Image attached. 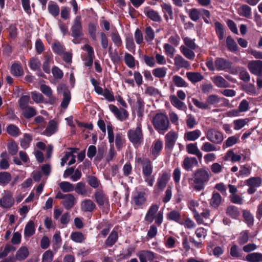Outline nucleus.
<instances>
[{"mask_svg": "<svg viewBox=\"0 0 262 262\" xmlns=\"http://www.w3.org/2000/svg\"><path fill=\"white\" fill-rule=\"evenodd\" d=\"M210 180L208 170L204 168H198L193 173V183L195 184L193 187L197 191L203 190L205 185Z\"/></svg>", "mask_w": 262, "mask_h": 262, "instance_id": "nucleus-1", "label": "nucleus"}, {"mask_svg": "<svg viewBox=\"0 0 262 262\" xmlns=\"http://www.w3.org/2000/svg\"><path fill=\"white\" fill-rule=\"evenodd\" d=\"M159 208V205L152 204L146 213L144 221L148 224H151L155 220L156 224L158 225H160L163 222L162 210L164 209V207H162L157 213Z\"/></svg>", "mask_w": 262, "mask_h": 262, "instance_id": "nucleus-2", "label": "nucleus"}, {"mask_svg": "<svg viewBox=\"0 0 262 262\" xmlns=\"http://www.w3.org/2000/svg\"><path fill=\"white\" fill-rule=\"evenodd\" d=\"M127 135L129 141L135 148H138L143 143L144 137L140 123L138 124L136 128L129 129Z\"/></svg>", "mask_w": 262, "mask_h": 262, "instance_id": "nucleus-3", "label": "nucleus"}, {"mask_svg": "<svg viewBox=\"0 0 262 262\" xmlns=\"http://www.w3.org/2000/svg\"><path fill=\"white\" fill-rule=\"evenodd\" d=\"M71 36L74 38L72 41L77 44L79 43L76 39L83 36V28L81 24V17L77 16L74 20L73 24L71 28Z\"/></svg>", "mask_w": 262, "mask_h": 262, "instance_id": "nucleus-4", "label": "nucleus"}, {"mask_svg": "<svg viewBox=\"0 0 262 262\" xmlns=\"http://www.w3.org/2000/svg\"><path fill=\"white\" fill-rule=\"evenodd\" d=\"M136 161L142 165L143 176L150 177L152 172V166L151 161L148 158L138 157L136 159Z\"/></svg>", "mask_w": 262, "mask_h": 262, "instance_id": "nucleus-5", "label": "nucleus"}, {"mask_svg": "<svg viewBox=\"0 0 262 262\" xmlns=\"http://www.w3.org/2000/svg\"><path fill=\"white\" fill-rule=\"evenodd\" d=\"M151 122L155 129L160 134H164V113H157Z\"/></svg>", "mask_w": 262, "mask_h": 262, "instance_id": "nucleus-6", "label": "nucleus"}, {"mask_svg": "<svg viewBox=\"0 0 262 262\" xmlns=\"http://www.w3.org/2000/svg\"><path fill=\"white\" fill-rule=\"evenodd\" d=\"M206 138L214 144H221L224 139L223 134L215 129H209L206 134Z\"/></svg>", "mask_w": 262, "mask_h": 262, "instance_id": "nucleus-7", "label": "nucleus"}, {"mask_svg": "<svg viewBox=\"0 0 262 262\" xmlns=\"http://www.w3.org/2000/svg\"><path fill=\"white\" fill-rule=\"evenodd\" d=\"M262 181L259 177H251L246 180V185L249 186L247 192L249 194H253L256 191V188L260 186Z\"/></svg>", "mask_w": 262, "mask_h": 262, "instance_id": "nucleus-8", "label": "nucleus"}, {"mask_svg": "<svg viewBox=\"0 0 262 262\" xmlns=\"http://www.w3.org/2000/svg\"><path fill=\"white\" fill-rule=\"evenodd\" d=\"M178 135L174 131H170L165 136V148L171 151L178 139Z\"/></svg>", "mask_w": 262, "mask_h": 262, "instance_id": "nucleus-9", "label": "nucleus"}, {"mask_svg": "<svg viewBox=\"0 0 262 262\" xmlns=\"http://www.w3.org/2000/svg\"><path fill=\"white\" fill-rule=\"evenodd\" d=\"M248 68L250 72L257 76L262 77V61L252 60L248 64Z\"/></svg>", "mask_w": 262, "mask_h": 262, "instance_id": "nucleus-10", "label": "nucleus"}, {"mask_svg": "<svg viewBox=\"0 0 262 262\" xmlns=\"http://www.w3.org/2000/svg\"><path fill=\"white\" fill-rule=\"evenodd\" d=\"M40 90L45 95L48 97V100L46 103L51 105L55 103L56 98L53 95V91L49 86L44 84H41Z\"/></svg>", "mask_w": 262, "mask_h": 262, "instance_id": "nucleus-11", "label": "nucleus"}, {"mask_svg": "<svg viewBox=\"0 0 262 262\" xmlns=\"http://www.w3.org/2000/svg\"><path fill=\"white\" fill-rule=\"evenodd\" d=\"M95 200L97 204L102 206L105 204L109 205L108 198L102 189L97 190L94 193Z\"/></svg>", "mask_w": 262, "mask_h": 262, "instance_id": "nucleus-12", "label": "nucleus"}, {"mask_svg": "<svg viewBox=\"0 0 262 262\" xmlns=\"http://www.w3.org/2000/svg\"><path fill=\"white\" fill-rule=\"evenodd\" d=\"M214 64L217 71H226L231 68L232 63L224 58L217 57L215 58Z\"/></svg>", "mask_w": 262, "mask_h": 262, "instance_id": "nucleus-13", "label": "nucleus"}, {"mask_svg": "<svg viewBox=\"0 0 262 262\" xmlns=\"http://www.w3.org/2000/svg\"><path fill=\"white\" fill-rule=\"evenodd\" d=\"M226 214L233 220H238L241 216L240 208L233 205H229L226 208Z\"/></svg>", "mask_w": 262, "mask_h": 262, "instance_id": "nucleus-14", "label": "nucleus"}, {"mask_svg": "<svg viewBox=\"0 0 262 262\" xmlns=\"http://www.w3.org/2000/svg\"><path fill=\"white\" fill-rule=\"evenodd\" d=\"M14 204V200L11 192H9L0 199V205L4 208H10Z\"/></svg>", "mask_w": 262, "mask_h": 262, "instance_id": "nucleus-15", "label": "nucleus"}, {"mask_svg": "<svg viewBox=\"0 0 262 262\" xmlns=\"http://www.w3.org/2000/svg\"><path fill=\"white\" fill-rule=\"evenodd\" d=\"M57 122L53 119L49 121L46 129L43 132V135L46 136H51L55 134L57 130Z\"/></svg>", "mask_w": 262, "mask_h": 262, "instance_id": "nucleus-16", "label": "nucleus"}, {"mask_svg": "<svg viewBox=\"0 0 262 262\" xmlns=\"http://www.w3.org/2000/svg\"><path fill=\"white\" fill-rule=\"evenodd\" d=\"M118 233L115 227L105 241V245L108 247H112L118 241Z\"/></svg>", "mask_w": 262, "mask_h": 262, "instance_id": "nucleus-17", "label": "nucleus"}, {"mask_svg": "<svg viewBox=\"0 0 262 262\" xmlns=\"http://www.w3.org/2000/svg\"><path fill=\"white\" fill-rule=\"evenodd\" d=\"M163 148V142L160 140H155L151 147L150 153L155 157L160 155Z\"/></svg>", "mask_w": 262, "mask_h": 262, "instance_id": "nucleus-18", "label": "nucleus"}, {"mask_svg": "<svg viewBox=\"0 0 262 262\" xmlns=\"http://www.w3.org/2000/svg\"><path fill=\"white\" fill-rule=\"evenodd\" d=\"M132 200L137 206L143 205L146 201L145 193L143 191H137L133 196Z\"/></svg>", "mask_w": 262, "mask_h": 262, "instance_id": "nucleus-19", "label": "nucleus"}, {"mask_svg": "<svg viewBox=\"0 0 262 262\" xmlns=\"http://www.w3.org/2000/svg\"><path fill=\"white\" fill-rule=\"evenodd\" d=\"M198 163V161L195 157H187L184 159L182 167L186 171L191 170L192 167L194 164L197 165Z\"/></svg>", "mask_w": 262, "mask_h": 262, "instance_id": "nucleus-20", "label": "nucleus"}, {"mask_svg": "<svg viewBox=\"0 0 262 262\" xmlns=\"http://www.w3.org/2000/svg\"><path fill=\"white\" fill-rule=\"evenodd\" d=\"M61 204L67 210H70L75 205V198L72 194L68 193L67 196L61 202Z\"/></svg>", "mask_w": 262, "mask_h": 262, "instance_id": "nucleus-21", "label": "nucleus"}, {"mask_svg": "<svg viewBox=\"0 0 262 262\" xmlns=\"http://www.w3.org/2000/svg\"><path fill=\"white\" fill-rule=\"evenodd\" d=\"M145 15L151 20L156 22H159L161 20V16L159 13L152 9H149L148 7H146L144 11Z\"/></svg>", "mask_w": 262, "mask_h": 262, "instance_id": "nucleus-22", "label": "nucleus"}, {"mask_svg": "<svg viewBox=\"0 0 262 262\" xmlns=\"http://www.w3.org/2000/svg\"><path fill=\"white\" fill-rule=\"evenodd\" d=\"M170 100L172 105L180 110L185 111L187 108L185 103L180 101L175 95L170 96Z\"/></svg>", "mask_w": 262, "mask_h": 262, "instance_id": "nucleus-23", "label": "nucleus"}, {"mask_svg": "<svg viewBox=\"0 0 262 262\" xmlns=\"http://www.w3.org/2000/svg\"><path fill=\"white\" fill-rule=\"evenodd\" d=\"M95 208L96 205L90 199H86L81 203V209L84 212H92Z\"/></svg>", "mask_w": 262, "mask_h": 262, "instance_id": "nucleus-24", "label": "nucleus"}, {"mask_svg": "<svg viewBox=\"0 0 262 262\" xmlns=\"http://www.w3.org/2000/svg\"><path fill=\"white\" fill-rule=\"evenodd\" d=\"M53 62L52 55V54L47 53L44 56V61L43 62L42 69L43 71L49 74L50 73V63Z\"/></svg>", "mask_w": 262, "mask_h": 262, "instance_id": "nucleus-25", "label": "nucleus"}, {"mask_svg": "<svg viewBox=\"0 0 262 262\" xmlns=\"http://www.w3.org/2000/svg\"><path fill=\"white\" fill-rule=\"evenodd\" d=\"M175 65L179 68H190L189 62L179 55H177L174 58Z\"/></svg>", "mask_w": 262, "mask_h": 262, "instance_id": "nucleus-26", "label": "nucleus"}, {"mask_svg": "<svg viewBox=\"0 0 262 262\" xmlns=\"http://www.w3.org/2000/svg\"><path fill=\"white\" fill-rule=\"evenodd\" d=\"M212 80L214 84L218 88H226L230 86L229 83L221 76L214 77Z\"/></svg>", "mask_w": 262, "mask_h": 262, "instance_id": "nucleus-27", "label": "nucleus"}, {"mask_svg": "<svg viewBox=\"0 0 262 262\" xmlns=\"http://www.w3.org/2000/svg\"><path fill=\"white\" fill-rule=\"evenodd\" d=\"M226 47L228 50L232 52H235L238 50V46L231 36H228L226 40Z\"/></svg>", "mask_w": 262, "mask_h": 262, "instance_id": "nucleus-28", "label": "nucleus"}, {"mask_svg": "<svg viewBox=\"0 0 262 262\" xmlns=\"http://www.w3.org/2000/svg\"><path fill=\"white\" fill-rule=\"evenodd\" d=\"M29 252L26 247H20L16 253V259L19 261L25 260L29 255Z\"/></svg>", "mask_w": 262, "mask_h": 262, "instance_id": "nucleus-29", "label": "nucleus"}, {"mask_svg": "<svg viewBox=\"0 0 262 262\" xmlns=\"http://www.w3.org/2000/svg\"><path fill=\"white\" fill-rule=\"evenodd\" d=\"M222 202V196L217 192H213L210 199V204L211 207L217 208Z\"/></svg>", "mask_w": 262, "mask_h": 262, "instance_id": "nucleus-30", "label": "nucleus"}, {"mask_svg": "<svg viewBox=\"0 0 262 262\" xmlns=\"http://www.w3.org/2000/svg\"><path fill=\"white\" fill-rule=\"evenodd\" d=\"M244 260L248 262H260L262 261V253L253 252L247 254Z\"/></svg>", "mask_w": 262, "mask_h": 262, "instance_id": "nucleus-31", "label": "nucleus"}, {"mask_svg": "<svg viewBox=\"0 0 262 262\" xmlns=\"http://www.w3.org/2000/svg\"><path fill=\"white\" fill-rule=\"evenodd\" d=\"M11 73L15 76H21L24 74L23 68L20 63H14L12 64L11 69Z\"/></svg>", "mask_w": 262, "mask_h": 262, "instance_id": "nucleus-32", "label": "nucleus"}, {"mask_svg": "<svg viewBox=\"0 0 262 262\" xmlns=\"http://www.w3.org/2000/svg\"><path fill=\"white\" fill-rule=\"evenodd\" d=\"M186 76L192 83H196L200 81L204 78L203 76L200 73L198 72H187Z\"/></svg>", "mask_w": 262, "mask_h": 262, "instance_id": "nucleus-33", "label": "nucleus"}, {"mask_svg": "<svg viewBox=\"0 0 262 262\" xmlns=\"http://www.w3.org/2000/svg\"><path fill=\"white\" fill-rule=\"evenodd\" d=\"M12 176L10 172L7 171L0 172V185L5 186L11 181Z\"/></svg>", "mask_w": 262, "mask_h": 262, "instance_id": "nucleus-34", "label": "nucleus"}, {"mask_svg": "<svg viewBox=\"0 0 262 262\" xmlns=\"http://www.w3.org/2000/svg\"><path fill=\"white\" fill-rule=\"evenodd\" d=\"M201 135L199 129H195L193 131L188 132L185 133L184 138L188 141H194L198 139Z\"/></svg>", "mask_w": 262, "mask_h": 262, "instance_id": "nucleus-35", "label": "nucleus"}, {"mask_svg": "<svg viewBox=\"0 0 262 262\" xmlns=\"http://www.w3.org/2000/svg\"><path fill=\"white\" fill-rule=\"evenodd\" d=\"M35 229L34 227V223L33 221H29L25 228V236L30 237L35 233Z\"/></svg>", "mask_w": 262, "mask_h": 262, "instance_id": "nucleus-36", "label": "nucleus"}, {"mask_svg": "<svg viewBox=\"0 0 262 262\" xmlns=\"http://www.w3.org/2000/svg\"><path fill=\"white\" fill-rule=\"evenodd\" d=\"M7 133L12 137H17L21 134L19 128L13 124H9L6 128Z\"/></svg>", "mask_w": 262, "mask_h": 262, "instance_id": "nucleus-37", "label": "nucleus"}, {"mask_svg": "<svg viewBox=\"0 0 262 262\" xmlns=\"http://www.w3.org/2000/svg\"><path fill=\"white\" fill-rule=\"evenodd\" d=\"M23 113L22 115L27 119H29L37 114L36 110L32 106H28L22 110Z\"/></svg>", "mask_w": 262, "mask_h": 262, "instance_id": "nucleus-38", "label": "nucleus"}, {"mask_svg": "<svg viewBox=\"0 0 262 262\" xmlns=\"http://www.w3.org/2000/svg\"><path fill=\"white\" fill-rule=\"evenodd\" d=\"M166 216L167 219L169 221H172L180 224H183V223L180 222L181 215L180 213L178 211L172 210L168 213Z\"/></svg>", "mask_w": 262, "mask_h": 262, "instance_id": "nucleus-39", "label": "nucleus"}, {"mask_svg": "<svg viewBox=\"0 0 262 262\" xmlns=\"http://www.w3.org/2000/svg\"><path fill=\"white\" fill-rule=\"evenodd\" d=\"M164 189V173L160 174L156 185L154 193L158 195Z\"/></svg>", "mask_w": 262, "mask_h": 262, "instance_id": "nucleus-40", "label": "nucleus"}, {"mask_svg": "<svg viewBox=\"0 0 262 262\" xmlns=\"http://www.w3.org/2000/svg\"><path fill=\"white\" fill-rule=\"evenodd\" d=\"M214 27L216 34L220 40H222L224 37V26L219 21L214 23Z\"/></svg>", "mask_w": 262, "mask_h": 262, "instance_id": "nucleus-41", "label": "nucleus"}, {"mask_svg": "<svg viewBox=\"0 0 262 262\" xmlns=\"http://www.w3.org/2000/svg\"><path fill=\"white\" fill-rule=\"evenodd\" d=\"M32 140V136L29 134L25 133L24 135V138L21 139L20 141L21 147L26 149L29 146Z\"/></svg>", "mask_w": 262, "mask_h": 262, "instance_id": "nucleus-42", "label": "nucleus"}, {"mask_svg": "<svg viewBox=\"0 0 262 262\" xmlns=\"http://www.w3.org/2000/svg\"><path fill=\"white\" fill-rule=\"evenodd\" d=\"M70 237L73 241L78 243L83 242L85 239L83 234L79 231L73 232Z\"/></svg>", "mask_w": 262, "mask_h": 262, "instance_id": "nucleus-43", "label": "nucleus"}, {"mask_svg": "<svg viewBox=\"0 0 262 262\" xmlns=\"http://www.w3.org/2000/svg\"><path fill=\"white\" fill-rule=\"evenodd\" d=\"M97 26V24L94 23L90 22L88 24V32L90 37L94 41L96 40V31Z\"/></svg>", "mask_w": 262, "mask_h": 262, "instance_id": "nucleus-44", "label": "nucleus"}, {"mask_svg": "<svg viewBox=\"0 0 262 262\" xmlns=\"http://www.w3.org/2000/svg\"><path fill=\"white\" fill-rule=\"evenodd\" d=\"M243 216L244 219V221L247 224L248 226L250 227L253 225L254 217L250 211L246 210H243Z\"/></svg>", "mask_w": 262, "mask_h": 262, "instance_id": "nucleus-45", "label": "nucleus"}, {"mask_svg": "<svg viewBox=\"0 0 262 262\" xmlns=\"http://www.w3.org/2000/svg\"><path fill=\"white\" fill-rule=\"evenodd\" d=\"M239 14L246 18H249L251 14V9L247 5H243L239 8Z\"/></svg>", "mask_w": 262, "mask_h": 262, "instance_id": "nucleus-46", "label": "nucleus"}, {"mask_svg": "<svg viewBox=\"0 0 262 262\" xmlns=\"http://www.w3.org/2000/svg\"><path fill=\"white\" fill-rule=\"evenodd\" d=\"M52 48L53 52L59 55L62 54L66 50L64 46L59 41L54 42Z\"/></svg>", "mask_w": 262, "mask_h": 262, "instance_id": "nucleus-47", "label": "nucleus"}, {"mask_svg": "<svg viewBox=\"0 0 262 262\" xmlns=\"http://www.w3.org/2000/svg\"><path fill=\"white\" fill-rule=\"evenodd\" d=\"M229 158H231V161L232 162H238L241 159V156L239 155L235 154L232 149H230L227 152L225 156V160H227Z\"/></svg>", "mask_w": 262, "mask_h": 262, "instance_id": "nucleus-48", "label": "nucleus"}, {"mask_svg": "<svg viewBox=\"0 0 262 262\" xmlns=\"http://www.w3.org/2000/svg\"><path fill=\"white\" fill-rule=\"evenodd\" d=\"M137 116L141 119L143 116L144 109V103L143 100L140 98L138 97L137 98Z\"/></svg>", "mask_w": 262, "mask_h": 262, "instance_id": "nucleus-49", "label": "nucleus"}, {"mask_svg": "<svg viewBox=\"0 0 262 262\" xmlns=\"http://www.w3.org/2000/svg\"><path fill=\"white\" fill-rule=\"evenodd\" d=\"M59 187L60 189L64 192H69L73 191L74 189V187L73 184L69 182H62L59 183Z\"/></svg>", "mask_w": 262, "mask_h": 262, "instance_id": "nucleus-50", "label": "nucleus"}, {"mask_svg": "<svg viewBox=\"0 0 262 262\" xmlns=\"http://www.w3.org/2000/svg\"><path fill=\"white\" fill-rule=\"evenodd\" d=\"M181 51L184 56L188 59L193 60L195 57L194 52L185 46H182L181 47Z\"/></svg>", "mask_w": 262, "mask_h": 262, "instance_id": "nucleus-51", "label": "nucleus"}, {"mask_svg": "<svg viewBox=\"0 0 262 262\" xmlns=\"http://www.w3.org/2000/svg\"><path fill=\"white\" fill-rule=\"evenodd\" d=\"M74 190L77 194L82 195H85L87 193L85 185L82 182L77 183Z\"/></svg>", "mask_w": 262, "mask_h": 262, "instance_id": "nucleus-52", "label": "nucleus"}, {"mask_svg": "<svg viewBox=\"0 0 262 262\" xmlns=\"http://www.w3.org/2000/svg\"><path fill=\"white\" fill-rule=\"evenodd\" d=\"M30 97L29 95H23L18 100V104L19 107L23 110L28 106Z\"/></svg>", "mask_w": 262, "mask_h": 262, "instance_id": "nucleus-53", "label": "nucleus"}, {"mask_svg": "<svg viewBox=\"0 0 262 262\" xmlns=\"http://www.w3.org/2000/svg\"><path fill=\"white\" fill-rule=\"evenodd\" d=\"M49 13L54 17H56L59 14V7L57 4H49L48 7Z\"/></svg>", "mask_w": 262, "mask_h": 262, "instance_id": "nucleus-54", "label": "nucleus"}, {"mask_svg": "<svg viewBox=\"0 0 262 262\" xmlns=\"http://www.w3.org/2000/svg\"><path fill=\"white\" fill-rule=\"evenodd\" d=\"M87 182L91 187L95 189L98 188L100 184V181L97 178L93 176H89L88 177Z\"/></svg>", "mask_w": 262, "mask_h": 262, "instance_id": "nucleus-55", "label": "nucleus"}, {"mask_svg": "<svg viewBox=\"0 0 262 262\" xmlns=\"http://www.w3.org/2000/svg\"><path fill=\"white\" fill-rule=\"evenodd\" d=\"M124 61L127 66L130 68H133L135 67V58L130 54L126 53L125 54Z\"/></svg>", "mask_w": 262, "mask_h": 262, "instance_id": "nucleus-56", "label": "nucleus"}, {"mask_svg": "<svg viewBox=\"0 0 262 262\" xmlns=\"http://www.w3.org/2000/svg\"><path fill=\"white\" fill-rule=\"evenodd\" d=\"M111 38L116 46L119 47L122 45V41L117 31L112 32Z\"/></svg>", "mask_w": 262, "mask_h": 262, "instance_id": "nucleus-57", "label": "nucleus"}, {"mask_svg": "<svg viewBox=\"0 0 262 262\" xmlns=\"http://www.w3.org/2000/svg\"><path fill=\"white\" fill-rule=\"evenodd\" d=\"M7 146L8 151L11 155L14 156L16 155L18 151V147L14 140H12L11 142L8 143Z\"/></svg>", "mask_w": 262, "mask_h": 262, "instance_id": "nucleus-58", "label": "nucleus"}, {"mask_svg": "<svg viewBox=\"0 0 262 262\" xmlns=\"http://www.w3.org/2000/svg\"><path fill=\"white\" fill-rule=\"evenodd\" d=\"M29 67L33 71L39 69L41 67V62L37 58H31L29 61Z\"/></svg>", "mask_w": 262, "mask_h": 262, "instance_id": "nucleus-59", "label": "nucleus"}, {"mask_svg": "<svg viewBox=\"0 0 262 262\" xmlns=\"http://www.w3.org/2000/svg\"><path fill=\"white\" fill-rule=\"evenodd\" d=\"M31 97L33 101L36 103H43L44 101L43 95L36 91L31 92Z\"/></svg>", "mask_w": 262, "mask_h": 262, "instance_id": "nucleus-60", "label": "nucleus"}, {"mask_svg": "<svg viewBox=\"0 0 262 262\" xmlns=\"http://www.w3.org/2000/svg\"><path fill=\"white\" fill-rule=\"evenodd\" d=\"M173 81L178 87H187L188 86V84L185 81L179 76H174L173 77Z\"/></svg>", "mask_w": 262, "mask_h": 262, "instance_id": "nucleus-61", "label": "nucleus"}, {"mask_svg": "<svg viewBox=\"0 0 262 262\" xmlns=\"http://www.w3.org/2000/svg\"><path fill=\"white\" fill-rule=\"evenodd\" d=\"M206 102L209 105H215L220 102V97L216 95H210L207 97Z\"/></svg>", "mask_w": 262, "mask_h": 262, "instance_id": "nucleus-62", "label": "nucleus"}, {"mask_svg": "<svg viewBox=\"0 0 262 262\" xmlns=\"http://www.w3.org/2000/svg\"><path fill=\"white\" fill-rule=\"evenodd\" d=\"M238 140V137H236L235 136L229 137L223 144V148L232 146L237 142Z\"/></svg>", "mask_w": 262, "mask_h": 262, "instance_id": "nucleus-63", "label": "nucleus"}, {"mask_svg": "<svg viewBox=\"0 0 262 262\" xmlns=\"http://www.w3.org/2000/svg\"><path fill=\"white\" fill-rule=\"evenodd\" d=\"M54 254L50 250L46 251L42 255L41 262H51L53 260Z\"/></svg>", "mask_w": 262, "mask_h": 262, "instance_id": "nucleus-64", "label": "nucleus"}]
</instances>
